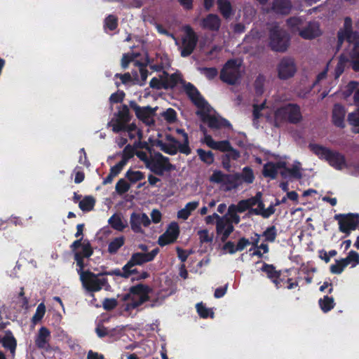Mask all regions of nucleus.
<instances>
[{
    "instance_id": "nucleus-1",
    "label": "nucleus",
    "mask_w": 359,
    "mask_h": 359,
    "mask_svg": "<svg viewBox=\"0 0 359 359\" xmlns=\"http://www.w3.org/2000/svg\"><path fill=\"white\" fill-rule=\"evenodd\" d=\"M269 107L265 102L260 104H255L253 109L254 123L262 116L266 115L269 122L274 126L278 127L285 121L292 123H297L302 119L300 107L295 104H285L276 106L273 108L271 114L268 113Z\"/></svg>"
},
{
    "instance_id": "nucleus-2",
    "label": "nucleus",
    "mask_w": 359,
    "mask_h": 359,
    "mask_svg": "<svg viewBox=\"0 0 359 359\" xmlns=\"http://www.w3.org/2000/svg\"><path fill=\"white\" fill-rule=\"evenodd\" d=\"M185 90L195 105L198 107L197 114L202 121L212 128H219L229 126L227 121L218 116L215 111L201 97L198 91L190 83L185 86Z\"/></svg>"
},
{
    "instance_id": "nucleus-3",
    "label": "nucleus",
    "mask_w": 359,
    "mask_h": 359,
    "mask_svg": "<svg viewBox=\"0 0 359 359\" xmlns=\"http://www.w3.org/2000/svg\"><path fill=\"white\" fill-rule=\"evenodd\" d=\"M352 22L349 18L344 20V26L338 32V43L341 44L345 40L348 43L347 54L352 68L359 72V36L351 30Z\"/></svg>"
},
{
    "instance_id": "nucleus-4",
    "label": "nucleus",
    "mask_w": 359,
    "mask_h": 359,
    "mask_svg": "<svg viewBox=\"0 0 359 359\" xmlns=\"http://www.w3.org/2000/svg\"><path fill=\"white\" fill-rule=\"evenodd\" d=\"M261 196L260 193H257L255 196L241 201L237 205H231L230 211L238 210V212H243L255 205H257L256 208L251 209V212L260 215L264 217H268L274 212L275 209L273 205L264 208V204L261 201Z\"/></svg>"
},
{
    "instance_id": "nucleus-5",
    "label": "nucleus",
    "mask_w": 359,
    "mask_h": 359,
    "mask_svg": "<svg viewBox=\"0 0 359 359\" xmlns=\"http://www.w3.org/2000/svg\"><path fill=\"white\" fill-rule=\"evenodd\" d=\"M178 132L182 133L184 137V142L183 144H180L179 142L171 135H166L165 137L156 140L154 144L168 154H175L178 150L183 154H189L190 153V149L188 146L187 135L182 130H179Z\"/></svg>"
},
{
    "instance_id": "nucleus-6",
    "label": "nucleus",
    "mask_w": 359,
    "mask_h": 359,
    "mask_svg": "<svg viewBox=\"0 0 359 359\" xmlns=\"http://www.w3.org/2000/svg\"><path fill=\"white\" fill-rule=\"evenodd\" d=\"M150 292V287L146 285L138 284L131 287L129 292L123 297V300L126 302V310L135 309L147 302Z\"/></svg>"
},
{
    "instance_id": "nucleus-7",
    "label": "nucleus",
    "mask_w": 359,
    "mask_h": 359,
    "mask_svg": "<svg viewBox=\"0 0 359 359\" xmlns=\"http://www.w3.org/2000/svg\"><path fill=\"white\" fill-rule=\"evenodd\" d=\"M241 61L240 60H229L220 71L219 78L229 85L237 84L241 79Z\"/></svg>"
},
{
    "instance_id": "nucleus-8",
    "label": "nucleus",
    "mask_w": 359,
    "mask_h": 359,
    "mask_svg": "<svg viewBox=\"0 0 359 359\" xmlns=\"http://www.w3.org/2000/svg\"><path fill=\"white\" fill-rule=\"evenodd\" d=\"M269 46L275 51L283 52L289 46L290 39L285 31L275 25L270 28Z\"/></svg>"
},
{
    "instance_id": "nucleus-9",
    "label": "nucleus",
    "mask_w": 359,
    "mask_h": 359,
    "mask_svg": "<svg viewBox=\"0 0 359 359\" xmlns=\"http://www.w3.org/2000/svg\"><path fill=\"white\" fill-rule=\"evenodd\" d=\"M130 120L129 109L126 105H123L114 114L113 118L108 122L107 126L111 128L114 133H118L125 130Z\"/></svg>"
},
{
    "instance_id": "nucleus-10",
    "label": "nucleus",
    "mask_w": 359,
    "mask_h": 359,
    "mask_svg": "<svg viewBox=\"0 0 359 359\" xmlns=\"http://www.w3.org/2000/svg\"><path fill=\"white\" fill-rule=\"evenodd\" d=\"M83 287L90 292L100 291L107 283V280L88 271L79 272Z\"/></svg>"
},
{
    "instance_id": "nucleus-11",
    "label": "nucleus",
    "mask_w": 359,
    "mask_h": 359,
    "mask_svg": "<svg viewBox=\"0 0 359 359\" xmlns=\"http://www.w3.org/2000/svg\"><path fill=\"white\" fill-rule=\"evenodd\" d=\"M184 35L182 37L181 55L187 57L194 50L198 36L193 29L189 26L183 27Z\"/></svg>"
},
{
    "instance_id": "nucleus-12",
    "label": "nucleus",
    "mask_w": 359,
    "mask_h": 359,
    "mask_svg": "<svg viewBox=\"0 0 359 359\" xmlns=\"http://www.w3.org/2000/svg\"><path fill=\"white\" fill-rule=\"evenodd\" d=\"M339 222V230L349 233L354 230L359 223V216L354 214L339 215L335 217Z\"/></svg>"
},
{
    "instance_id": "nucleus-13",
    "label": "nucleus",
    "mask_w": 359,
    "mask_h": 359,
    "mask_svg": "<svg viewBox=\"0 0 359 359\" xmlns=\"http://www.w3.org/2000/svg\"><path fill=\"white\" fill-rule=\"evenodd\" d=\"M278 76L280 79H288L292 77L296 72L297 67L292 59L283 58L278 63L277 67Z\"/></svg>"
},
{
    "instance_id": "nucleus-14",
    "label": "nucleus",
    "mask_w": 359,
    "mask_h": 359,
    "mask_svg": "<svg viewBox=\"0 0 359 359\" xmlns=\"http://www.w3.org/2000/svg\"><path fill=\"white\" fill-rule=\"evenodd\" d=\"M147 168L157 175H162L165 170H170L171 165L168 158L158 154L150 160Z\"/></svg>"
},
{
    "instance_id": "nucleus-15",
    "label": "nucleus",
    "mask_w": 359,
    "mask_h": 359,
    "mask_svg": "<svg viewBox=\"0 0 359 359\" xmlns=\"http://www.w3.org/2000/svg\"><path fill=\"white\" fill-rule=\"evenodd\" d=\"M130 107L135 111L137 117L147 125H151L154 123L155 109L149 107H141L135 102L130 103Z\"/></svg>"
},
{
    "instance_id": "nucleus-16",
    "label": "nucleus",
    "mask_w": 359,
    "mask_h": 359,
    "mask_svg": "<svg viewBox=\"0 0 359 359\" xmlns=\"http://www.w3.org/2000/svg\"><path fill=\"white\" fill-rule=\"evenodd\" d=\"M158 250L157 249H154L150 252L143 253V252H136L134 253L128 262V263L125 265L126 269H134L133 266L136 265H141L145 262L151 261L156 255L158 254Z\"/></svg>"
},
{
    "instance_id": "nucleus-17",
    "label": "nucleus",
    "mask_w": 359,
    "mask_h": 359,
    "mask_svg": "<svg viewBox=\"0 0 359 359\" xmlns=\"http://www.w3.org/2000/svg\"><path fill=\"white\" fill-rule=\"evenodd\" d=\"M210 180L212 182L220 184L226 190L236 188L238 185L235 182L234 176L224 175L220 171H215Z\"/></svg>"
},
{
    "instance_id": "nucleus-18",
    "label": "nucleus",
    "mask_w": 359,
    "mask_h": 359,
    "mask_svg": "<svg viewBox=\"0 0 359 359\" xmlns=\"http://www.w3.org/2000/svg\"><path fill=\"white\" fill-rule=\"evenodd\" d=\"M130 224L133 231L142 233V227L148 226L150 219L145 213L133 212L130 215Z\"/></svg>"
},
{
    "instance_id": "nucleus-19",
    "label": "nucleus",
    "mask_w": 359,
    "mask_h": 359,
    "mask_svg": "<svg viewBox=\"0 0 359 359\" xmlns=\"http://www.w3.org/2000/svg\"><path fill=\"white\" fill-rule=\"evenodd\" d=\"M180 233V227L177 222H172L168 227L165 232L158 238L160 245H165L173 243Z\"/></svg>"
},
{
    "instance_id": "nucleus-20",
    "label": "nucleus",
    "mask_w": 359,
    "mask_h": 359,
    "mask_svg": "<svg viewBox=\"0 0 359 359\" xmlns=\"http://www.w3.org/2000/svg\"><path fill=\"white\" fill-rule=\"evenodd\" d=\"M320 25L317 22H309L307 25L299 30V36L304 39H313L322 34Z\"/></svg>"
},
{
    "instance_id": "nucleus-21",
    "label": "nucleus",
    "mask_w": 359,
    "mask_h": 359,
    "mask_svg": "<svg viewBox=\"0 0 359 359\" xmlns=\"http://www.w3.org/2000/svg\"><path fill=\"white\" fill-rule=\"evenodd\" d=\"M199 25L204 29L218 31L221 26V19L217 15L210 13L200 20Z\"/></svg>"
},
{
    "instance_id": "nucleus-22",
    "label": "nucleus",
    "mask_w": 359,
    "mask_h": 359,
    "mask_svg": "<svg viewBox=\"0 0 359 359\" xmlns=\"http://www.w3.org/2000/svg\"><path fill=\"white\" fill-rule=\"evenodd\" d=\"M329 165L334 169L341 170L348 168V163L345 156L335 151H331L327 161Z\"/></svg>"
},
{
    "instance_id": "nucleus-23",
    "label": "nucleus",
    "mask_w": 359,
    "mask_h": 359,
    "mask_svg": "<svg viewBox=\"0 0 359 359\" xmlns=\"http://www.w3.org/2000/svg\"><path fill=\"white\" fill-rule=\"evenodd\" d=\"M285 165V161H280L277 163L269 162L264 167V175L273 179L278 172L280 174V171L283 170Z\"/></svg>"
},
{
    "instance_id": "nucleus-24",
    "label": "nucleus",
    "mask_w": 359,
    "mask_h": 359,
    "mask_svg": "<svg viewBox=\"0 0 359 359\" xmlns=\"http://www.w3.org/2000/svg\"><path fill=\"white\" fill-rule=\"evenodd\" d=\"M203 142L207 144L208 147L212 149L219 150L221 151H226L231 149V145L229 141H215L212 137L204 133V137Z\"/></svg>"
},
{
    "instance_id": "nucleus-25",
    "label": "nucleus",
    "mask_w": 359,
    "mask_h": 359,
    "mask_svg": "<svg viewBox=\"0 0 359 359\" xmlns=\"http://www.w3.org/2000/svg\"><path fill=\"white\" fill-rule=\"evenodd\" d=\"M233 231V226L226 217L219 219L217 222V232L221 235V240L225 241L230 233Z\"/></svg>"
},
{
    "instance_id": "nucleus-26",
    "label": "nucleus",
    "mask_w": 359,
    "mask_h": 359,
    "mask_svg": "<svg viewBox=\"0 0 359 359\" xmlns=\"http://www.w3.org/2000/svg\"><path fill=\"white\" fill-rule=\"evenodd\" d=\"M292 8L290 0H273L272 3V11L280 15H287Z\"/></svg>"
},
{
    "instance_id": "nucleus-27",
    "label": "nucleus",
    "mask_w": 359,
    "mask_h": 359,
    "mask_svg": "<svg viewBox=\"0 0 359 359\" xmlns=\"http://www.w3.org/2000/svg\"><path fill=\"white\" fill-rule=\"evenodd\" d=\"M346 110L343 106L337 104L334 106L332 110V121L334 124L339 128H344L345 126V118Z\"/></svg>"
},
{
    "instance_id": "nucleus-28",
    "label": "nucleus",
    "mask_w": 359,
    "mask_h": 359,
    "mask_svg": "<svg viewBox=\"0 0 359 359\" xmlns=\"http://www.w3.org/2000/svg\"><path fill=\"white\" fill-rule=\"evenodd\" d=\"M50 338V331L46 327H42L39 329L38 334L36 336V345L40 348H48Z\"/></svg>"
},
{
    "instance_id": "nucleus-29",
    "label": "nucleus",
    "mask_w": 359,
    "mask_h": 359,
    "mask_svg": "<svg viewBox=\"0 0 359 359\" xmlns=\"http://www.w3.org/2000/svg\"><path fill=\"white\" fill-rule=\"evenodd\" d=\"M199 206L198 201H194L187 203L184 207L180 209L177 213V217L180 219L187 220L189 217L191 215V213L196 210V208Z\"/></svg>"
},
{
    "instance_id": "nucleus-30",
    "label": "nucleus",
    "mask_w": 359,
    "mask_h": 359,
    "mask_svg": "<svg viewBox=\"0 0 359 359\" xmlns=\"http://www.w3.org/2000/svg\"><path fill=\"white\" fill-rule=\"evenodd\" d=\"M302 165L299 161H296L294 163L291 168H286V165L283 170L280 171V175L284 177H294L296 178L302 177Z\"/></svg>"
},
{
    "instance_id": "nucleus-31",
    "label": "nucleus",
    "mask_w": 359,
    "mask_h": 359,
    "mask_svg": "<svg viewBox=\"0 0 359 359\" xmlns=\"http://www.w3.org/2000/svg\"><path fill=\"white\" fill-rule=\"evenodd\" d=\"M309 149L319 158L327 161L332 150L322 145L311 143L309 144Z\"/></svg>"
},
{
    "instance_id": "nucleus-32",
    "label": "nucleus",
    "mask_w": 359,
    "mask_h": 359,
    "mask_svg": "<svg viewBox=\"0 0 359 359\" xmlns=\"http://www.w3.org/2000/svg\"><path fill=\"white\" fill-rule=\"evenodd\" d=\"M217 9L225 19H229L233 13L231 2L229 0H217Z\"/></svg>"
},
{
    "instance_id": "nucleus-33",
    "label": "nucleus",
    "mask_w": 359,
    "mask_h": 359,
    "mask_svg": "<svg viewBox=\"0 0 359 359\" xmlns=\"http://www.w3.org/2000/svg\"><path fill=\"white\" fill-rule=\"evenodd\" d=\"M109 223L114 229L123 231L127 226V221L119 214H115L109 219Z\"/></svg>"
},
{
    "instance_id": "nucleus-34",
    "label": "nucleus",
    "mask_w": 359,
    "mask_h": 359,
    "mask_svg": "<svg viewBox=\"0 0 359 359\" xmlns=\"http://www.w3.org/2000/svg\"><path fill=\"white\" fill-rule=\"evenodd\" d=\"M3 346L9 349L13 355H15L17 342L11 332H7L1 340Z\"/></svg>"
},
{
    "instance_id": "nucleus-35",
    "label": "nucleus",
    "mask_w": 359,
    "mask_h": 359,
    "mask_svg": "<svg viewBox=\"0 0 359 359\" xmlns=\"http://www.w3.org/2000/svg\"><path fill=\"white\" fill-rule=\"evenodd\" d=\"M359 83L355 81H351L341 87L340 93L344 99L349 97L353 93L358 90Z\"/></svg>"
},
{
    "instance_id": "nucleus-36",
    "label": "nucleus",
    "mask_w": 359,
    "mask_h": 359,
    "mask_svg": "<svg viewBox=\"0 0 359 359\" xmlns=\"http://www.w3.org/2000/svg\"><path fill=\"white\" fill-rule=\"evenodd\" d=\"M247 43L259 46L264 41L262 34L257 29H253L250 34L248 35L245 39Z\"/></svg>"
},
{
    "instance_id": "nucleus-37",
    "label": "nucleus",
    "mask_w": 359,
    "mask_h": 359,
    "mask_svg": "<svg viewBox=\"0 0 359 359\" xmlns=\"http://www.w3.org/2000/svg\"><path fill=\"white\" fill-rule=\"evenodd\" d=\"M162 75L164 81V88H172L180 80V76L179 74H172L169 75L168 74L163 72Z\"/></svg>"
},
{
    "instance_id": "nucleus-38",
    "label": "nucleus",
    "mask_w": 359,
    "mask_h": 359,
    "mask_svg": "<svg viewBox=\"0 0 359 359\" xmlns=\"http://www.w3.org/2000/svg\"><path fill=\"white\" fill-rule=\"evenodd\" d=\"M116 76L120 77L122 83L124 84H129L130 83L139 85L142 84L139 82V74L137 71H133V75H130L129 73H126L123 75L116 74Z\"/></svg>"
},
{
    "instance_id": "nucleus-39",
    "label": "nucleus",
    "mask_w": 359,
    "mask_h": 359,
    "mask_svg": "<svg viewBox=\"0 0 359 359\" xmlns=\"http://www.w3.org/2000/svg\"><path fill=\"white\" fill-rule=\"evenodd\" d=\"M126 132L128 133V136L130 139L138 138L139 140H142V134L141 130L137 128L135 123H128L125 128Z\"/></svg>"
},
{
    "instance_id": "nucleus-40",
    "label": "nucleus",
    "mask_w": 359,
    "mask_h": 359,
    "mask_svg": "<svg viewBox=\"0 0 359 359\" xmlns=\"http://www.w3.org/2000/svg\"><path fill=\"white\" fill-rule=\"evenodd\" d=\"M262 269L263 271L266 273L269 278L273 280V282L276 284V287H278L280 282L278 280V278L280 274L274 269L273 266L271 265L264 264Z\"/></svg>"
},
{
    "instance_id": "nucleus-41",
    "label": "nucleus",
    "mask_w": 359,
    "mask_h": 359,
    "mask_svg": "<svg viewBox=\"0 0 359 359\" xmlns=\"http://www.w3.org/2000/svg\"><path fill=\"white\" fill-rule=\"evenodd\" d=\"M234 177L235 181L241 178L244 182L248 184L252 183L255 179L252 170L248 167L244 168L242 173L240 175L234 176Z\"/></svg>"
},
{
    "instance_id": "nucleus-42",
    "label": "nucleus",
    "mask_w": 359,
    "mask_h": 359,
    "mask_svg": "<svg viewBox=\"0 0 359 359\" xmlns=\"http://www.w3.org/2000/svg\"><path fill=\"white\" fill-rule=\"evenodd\" d=\"M346 266H351V267H355L359 264V254L355 251H350L346 258L342 259Z\"/></svg>"
},
{
    "instance_id": "nucleus-43",
    "label": "nucleus",
    "mask_w": 359,
    "mask_h": 359,
    "mask_svg": "<svg viewBox=\"0 0 359 359\" xmlns=\"http://www.w3.org/2000/svg\"><path fill=\"white\" fill-rule=\"evenodd\" d=\"M348 121L353 127V131L359 133V109L348 114Z\"/></svg>"
},
{
    "instance_id": "nucleus-44",
    "label": "nucleus",
    "mask_w": 359,
    "mask_h": 359,
    "mask_svg": "<svg viewBox=\"0 0 359 359\" xmlns=\"http://www.w3.org/2000/svg\"><path fill=\"white\" fill-rule=\"evenodd\" d=\"M334 301L332 297L325 296L319 300V305L323 312L326 313L330 311L334 306Z\"/></svg>"
},
{
    "instance_id": "nucleus-45",
    "label": "nucleus",
    "mask_w": 359,
    "mask_h": 359,
    "mask_svg": "<svg viewBox=\"0 0 359 359\" xmlns=\"http://www.w3.org/2000/svg\"><path fill=\"white\" fill-rule=\"evenodd\" d=\"M302 22L303 20L301 18L297 17L290 18L287 21V25L292 32H298L299 34V30L302 29L301 28Z\"/></svg>"
},
{
    "instance_id": "nucleus-46",
    "label": "nucleus",
    "mask_w": 359,
    "mask_h": 359,
    "mask_svg": "<svg viewBox=\"0 0 359 359\" xmlns=\"http://www.w3.org/2000/svg\"><path fill=\"white\" fill-rule=\"evenodd\" d=\"M95 205V200L91 196H86L79 202V208L83 211L91 210Z\"/></svg>"
},
{
    "instance_id": "nucleus-47",
    "label": "nucleus",
    "mask_w": 359,
    "mask_h": 359,
    "mask_svg": "<svg viewBox=\"0 0 359 359\" xmlns=\"http://www.w3.org/2000/svg\"><path fill=\"white\" fill-rule=\"evenodd\" d=\"M124 243L123 237H118L114 238L109 244L108 250L110 253H115Z\"/></svg>"
},
{
    "instance_id": "nucleus-48",
    "label": "nucleus",
    "mask_w": 359,
    "mask_h": 359,
    "mask_svg": "<svg viewBox=\"0 0 359 359\" xmlns=\"http://www.w3.org/2000/svg\"><path fill=\"white\" fill-rule=\"evenodd\" d=\"M197 154L201 161L207 164H211L214 161V156L211 151H205L201 149L197 150Z\"/></svg>"
},
{
    "instance_id": "nucleus-49",
    "label": "nucleus",
    "mask_w": 359,
    "mask_h": 359,
    "mask_svg": "<svg viewBox=\"0 0 359 359\" xmlns=\"http://www.w3.org/2000/svg\"><path fill=\"white\" fill-rule=\"evenodd\" d=\"M46 312V306L43 303H41L38 305L36 312L32 317V323L36 324L43 317Z\"/></svg>"
},
{
    "instance_id": "nucleus-50",
    "label": "nucleus",
    "mask_w": 359,
    "mask_h": 359,
    "mask_svg": "<svg viewBox=\"0 0 359 359\" xmlns=\"http://www.w3.org/2000/svg\"><path fill=\"white\" fill-rule=\"evenodd\" d=\"M135 273H136L135 269H126L124 266L122 269V271L116 269L112 271L111 272H109L108 274L116 275L117 276H121L123 278H128L131 274H133Z\"/></svg>"
},
{
    "instance_id": "nucleus-51",
    "label": "nucleus",
    "mask_w": 359,
    "mask_h": 359,
    "mask_svg": "<svg viewBox=\"0 0 359 359\" xmlns=\"http://www.w3.org/2000/svg\"><path fill=\"white\" fill-rule=\"evenodd\" d=\"M198 238L201 243H210L213 240V233H210L206 229H202L198 231Z\"/></svg>"
},
{
    "instance_id": "nucleus-52",
    "label": "nucleus",
    "mask_w": 359,
    "mask_h": 359,
    "mask_svg": "<svg viewBox=\"0 0 359 359\" xmlns=\"http://www.w3.org/2000/svg\"><path fill=\"white\" fill-rule=\"evenodd\" d=\"M345 267L346 266L342 259H341L336 260L335 263L330 266V271L334 274H339L344 271Z\"/></svg>"
},
{
    "instance_id": "nucleus-53",
    "label": "nucleus",
    "mask_w": 359,
    "mask_h": 359,
    "mask_svg": "<svg viewBox=\"0 0 359 359\" xmlns=\"http://www.w3.org/2000/svg\"><path fill=\"white\" fill-rule=\"evenodd\" d=\"M348 62V58L345 55H341L335 69V79H337L344 72L345 63Z\"/></svg>"
},
{
    "instance_id": "nucleus-54",
    "label": "nucleus",
    "mask_w": 359,
    "mask_h": 359,
    "mask_svg": "<svg viewBox=\"0 0 359 359\" xmlns=\"http://www.w3.org/2000/svg\"><path fill=\"white\" fill-rule=\"evenodd\" d=\"M127 177L132 182H136L143 179V174L138 170H128L127 172Z\"/></svg>"
},
{
    "instance_id": "nucleus-55",
    "label": "nucleus",
    "mask_w": 359,
    "mask_h": 359,
    "mask_svg": "<svg viewBox=\"0 0 359 359\" xmlns=\"http://www.w3.org/2000/svg\"><path fill=\"white\" fill-rule=\"evenodd\" d=\"M117 27V18L114 15H109L104 21V27L105 29H109V30H114Z\"/></svg>"
},
{
    "instance_id": "nucleus-56",
    "label": "nucleus",
    "mask_w": 359,
    "mask_h": 359,
    "mask_svg": "<svg viewBox=\"0 0 359 359\" xmlns=\"http://www.w3.org/2000/svg\"><path fill=\"white\" fill-rule=\"evenodd\" d=\"M129 188H130V185L123 179L119 180L116 184V191L120 194L128 191Z\"/></svg>"
},
{
    "instance_id": "nucleus-57",
    "label": "nucleus",
    "mask_w": 359,
    "mask_h": 359,
    "mask_svg": "<svg viewBox=\"0 0 359 359\" xmlns=\"http://www.w3.org/2000/svg\"><path fill=\"white\" fill-rule=\"evenodd\" d=\"M200 71L208 79H214L218 74L217 69L214 67L202 68Z\"/></svg>"
},
{
    "instance_id": "nucleus-58",
    "label": "nucleus",
    "mask_w": 359,
    "mask_h": 359,
    "mask_svg": "<svg viewBox=\"0 0 359 359\" xmlns=\"http://www.w3.org/2000/svg\"><path fill=\"white\" fill-rule=\"evenodd\" d=\"M135 65L138 68L139 73L140 74L141 81L139 79V82L143 85L148 76V72L145 67L139 62H135Z\"/></svg>"
},
{
    "instance_id": "nucleus-59",
    "label": "nucleus",
    "mask_w": 359,
    "mask_h": 359,
    "mask_svg": "<svg viewBox=\"0 0 359 359\" xmlns=\"http://www.w3.org/2000/svg\"><path fill=\"white\" fill-rule=\"evenodd\" d=\"M150 86L156 89L164 88L163 75H160L159 77H154L150 81Z\"/></svg>"
},
{
    "instance_id": "nucleus-60",
    "label": "nucleus",
    "mask_w": 359,
    "mask_h": 359,
    "mask_svg": "<svg viewBox=\"0 0 359 359\" xmlns=\"http://www.w3.org/2000/svg\"><path fill=\"white\" fill-rule=\"evenodd\" d=\"M134 148L130 145H127L122 154V160H125V162H128V161L135 154Z\"/></svg>"
},
{
    "instance_id": "nucleus-61",
    "label": "nucleus",
    "mask_w": 359,
    "mask_h": 359,
    "mask_svg": "<svg viewBox=\"0 0 359 359\" xmlns=\"http://www.w3.org/2000/svg\"><path fill=\"white\" fill-rule=\"evenodd\" d=\"M263 236H264L266 241L269 242L274 241L276 237V231L275 227L272 226L267 229L264 232Z\"/></svg>"
},
{
    "instance_id": "nucleus-62",
    "label": "nucleus",
    "mask_w": 359,
    "mask_h": 359,
    "mask_svg": "<svg viewBox=\"0 0 359 359\" xmlns=\"http://www.w3.org/2000/svg\"><path fill=\"white\" fill-rule=\"evenodd\" d=\"M163 117L170 123L174 122L176 119V112L174 109L169 108L162 114Z\"/></svg>"
},
{
    "instance_id": "nucleus-63",
    "label": "nucleus",
    "mask_w": 359,
    "mask_h": 359,
    "mask_svg": "<svg viewBox=\"0 0 359 359\" xmlns=\"http://www.w3.org/2000/svg\"><path fill=\"white\" fill-rule=\"evenodd\" d=\"M196 309L198 314L203 318H207L211 313V316H213V313L208 309L205 308L202 304H198Z\"/></svg>"
},
{
    "instance_id": "nucleus-64",
    "label": "nucleus",
    "mask_w": 359,
    "mask_h": 359,
    "mask_svg": "<svg viewBox=\"0 0 359 359\" xmlns=\"http://www.w3.org/2000/svg\"><path fill=\"white\" fill-rule=\"evenodd\" d=\"M137 55H135L134 54H130V53H127V54L123 55V56L122 57V60H121V66H122V67L126 68L128 67V63L130 62L133 61L134 58Z\"/></svg>"
}]
</instances>
